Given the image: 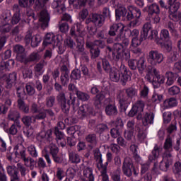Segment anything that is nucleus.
Listing matches in <instances>:
<instances>
[{
    "mask_svg": "<svg viewBox=\"0 0 181 181\" xmlns=\"http://www.w3.org/2000/svg\"><path fill=\"white\" fill-rule=\"evenodd\" d=\"M129 70L125 65L121 64L119 69H112L109 71V76L111 81L114 83H120L125 86L128 83V80H131V75H129Z\"/></svg>",
    "mask_w": 181,
    "mask_h": 181,
    "instance_id": "f257e3e1",
    "label": "nucleus"
},
{
    "mask_svg": "<svg viewBox=\"0 0 181 181\" xmlns=\"http://www.w3.org/2000/svg\"><path fill=\"white\" fill-rule=\"evenodd\" d=\"M56 103V97L54 95L48 96L45 99V105L48 109L42 108L39 113L35 116V119L42 120L46 119L47 115L54 117V112L52 108Z\"/></svg>",
    "mask_w": 181,
    "mask_h": 181,
    "instance_id": "f03ea898",
    "label": "nucleus"
},
{
    "mask_svg": "<svg viewBox=\"0 0 181 181\" xmlns=\"http://www.w3.org/2000/svg\"><path fill=\"white\" fill-rule=\"evenodd\" d=\"M123 175L127 177H132V173L134 176L139 175V169L134 165V160L130 157L124 158L123 164L122 166Z\"/></svg>",
    "mask_w": 181,
    "mask_h": 181,
    "instance_id": "7ed1b4c3",
    "label": "nucleus"
},
{
    "mask_svg": "<svg viewBox=\"0 0 181 181\" xmlns=\"http://www.w3.org/2000/svg\"><path fill=\"white\" fill-rule=\"evenodd\" d=\"M15 151V156H20V159L23 160L24 163V165L27 168H32L33 165H35V159H33V157H27L26 156V148L23 146V145L20 144L17 145L14 148Z\"/></svg>",
    "mask_w": 181,
    "mask_h": 181,
    "instance_id": "20e7f679",
    "label": "nucleus"
},
{
    "mask_svg": "<svg viewBox=\"0 0 181 181\" xmlns=\"http://www.w3.org/2000/svg\"><path fill=\"white\" fill-rule=\"evenodd\" d=\"M128 11L129 12L127 13L126 18L128 21H132L130 22V26L135 28V26H137L139 23V19L142 15V12L141 11V9L135 6H129ZM134 18L135 19L132 21Z\"/></svg>",
    "mask_w": 181,
    "mask_h": 181,
    "instance_id": "39448f33",
    "label": "nucleus"
},
{
    "mask_svg": "<svg viewBox=\"0 0 181 181\" xmlns=\"http://www.w3.org/2000/svg\"><path fill=\"white\" fill-rule=\"evenodd\" d=\"M124 29L125 26L122 23H114L110 26L108 35L112 37L116 36L115 38V42H121V40H122L121 36L124 35Z\"/></svg>",
    "mask_w": 181,
    "mask_h": 181,
    "instance_id": "423d86ee",
    "label": "nucleus"
},
{
    "mask_svg": "<svg viewBox=\"0 0 181 181\" xmlns=\"http://www.w3.org/2000/svg\"><path fill=\"white\" fill-rule=\"evenodd\" d=\"M147 59L149 64L155 66L163 63V60H165V57L163 56V54L160 53L158 50L153 49L148 52Z\"/></svg>",
    "mask_w": 181,
    "mask_h": 181,
    "instance_id": "0eeeda50",
    "label": "nucleus"
},
{
    "mask_svg": "<svg viewBox=\"0 0 181 181\" xmlns=\"http://www.w3.org/2000/svg\"><path fill=\"white\" fill-rule=\"evenodd\" d=\"M136 119L141 121V127L148 128L149 125L153 124V119H155V114L152 112H146L143 114L137 115Z\"/></svg>",
    "mask_w": 181,
    "mask_h": 181,
    "instance_id": "6e6552de",
    "label": "nucleus"
},
{
    "mask_svg": "<svg viewBox=\"0 0 181 181\" xmlns=\"http://www.w3.org/2000/svg\"><path fill=\"white\" fill-rule=\"evenodd\" d=\"M145 108V102L144 100H137L134 105H133L132 108L128 113V117H135V115H139V114H144V110Z\"/></svg>",
    "mask_w": 181,
    "mask_h": 181,
    "instance_id": "1a4fd4ad",
    "label": "nucleus"
},
{
    "mask_svg": "<svg viewBox=\"0 0 181 181\" xmlns=\"http://www.w3.org/2000/svg\"><path fill=\"white\" fill-rule=\"evenodd\" d=\"M93 158L97 163V166L98 169H101V172H104L105 169V172L107 171V167L108 166V163H105L103 164V154L101 153V151L100 148H96L93 151Z\"/></svg>",
    "mask_w": 181,
    "mask_h": 181,
    "instance_id": "9d476101",
    "label": "nucleus"
},
{
    "mask_svg": "<svg viewBox=\"0 0 181 181\" xmlns=\"http://www.w3.org/2000/svg\"><path fill=\"white\" fill-rule=\"evenodd\" d=\"M145 78L148 83H152L154 88H158V87H160V84L165 83V76L160 74L156 76H153L152 74H147L146 75Z\"/></svg>",
    "mask_w": 181,
    "mask_h": 181,
    "instance_id": "9b49d317",
    "label": "nucleus"
},
{
    "mask_svg": "<svg viewBox=\"0 0 181 181\" xmlns=\"http://www.w3.org/2000/svg\"><path fill=\"white\" fill-rule=\"evenodd\" d=\"M117 100L119 103L121 110L125 112L128 108V105H129V101H128V98L123 90H119L117 92Z\"/></svg>",
    "mask_w": 181,
    "mask_h": 181,
    "instance_id": "f8f14e48",
    "label": "nucleus"
},
{
    "mask_svg": "<svg viewBox=\"0 0 181 181\" xmlns=\"http://www.w3.org/2000/svg\"><path fill=\"white\" fill-rule=\"evenodd\" d=\"M93 112L94 107H93V105L84 104L79 107V110L78 111V117L80 119H84L88 115H93Z\"/></svg>",
    "mask_w": 181,
    "mask_h": 181,
    "instance_id": "ddd939ff",
    "label": "nucleus"
},
{
    "mask_svg": "<svg viewBox=\"0 0 181 181\" xmlns=\"http://www.w3.org/2000/svg\"><path fill=\"white\" fill-rule=\"evenodd\" d=\"M42 45L43 46H49V45H52V47L57 46L60 45V40L53 33H48L44 37Z\"/></svg>",
    "mask_w": 181,
    "mask_h": 181,
    "instance_id": "4468645a",
    "label": "nucleus"
},
{
    "mask_svg": "<svg viewBox=\"0 0 181 181\" xmlns=\"http://www.w3.org/2000/svg\"><path fill=\"white\" fill-rule=\"evenodd\" d=\"M17 75L16 72H13L9 75H4L3 80L4 81L5 88L7 90H11L13 86L16 87Z\"/></svg>",
    "mask_w": 181,
    "mask_h": 181,
    "instance_id": "2eb2a0df",
    "label": "nucleus"
},
{
    "mask_svg": "<svg viewBox=\"0 0 181 181\" xmlns=\"http://www.w3.org/2000/svg\"><path fill=\"white\" fill-rule=\"evenodd\" d=\"M39 21L41 22V28L46 29L49 27V22H50V14L47 10L44 9L40 12Z\"/></svg>",
    "mask_w": 181,
    "mask_h": 181,
    "instance_id": "dca6fc26",
    "label": "nucleus"
},
{
    "mask_svg": "<svg viewBox=\"0 0 181 181\" xmlns=\"http://www.w3.org/2000/svg\"><path fill=\"white\" fill-rule=\"evenodd\" d=\"M176 1L177 0L168 1L170 18H177V16L175 13L179 11V8H180V3Z\"/></svg>",
    "mask_w": 181,
    "mask_h": 181,
    "instance_id": "f3484780",
    "label": "nucleus"
},
{
    "mask_svg": "<svg viewBox=\"0 0 181 181\" xmlns=\"http://www.w3.org/2000/svg\"><path fill=\"white\" fill-rule=\"evenodd\" d=\"M13 11L14 13L11 18L10 25L15 26V25H18L21 22V7L18 4H14L13 6Z\"/></svg>",
    "mask_w": 181,
    "mask_h": 181,
    "instance_id": "a211bd4d",
    "label": "nucleus"
},
{
    "mask_svg": "<svg viewBox=\"0 0 181 181\" xmlns=\"http://www.w3.org/2000/svg\"><path fill=\"white\" fill-rule=\"evenodd\" d=\"M37 139L50 144L53 141V130L49 129L47 131H41L37 135Z\"/></svg>",
    "mask_w": 181,
    "mask_h": 181,
    "instance_id": "6ab92c4d",
    "label": "nucleus"
},
{
    "mask_svg": "<svg viewBox=\"0 0 181 181\" xmlns=\"http://www.w3.org/2000/svg\"><path fill=\"white\" fill-rule=\"evenodd\" d=\"M162 148L158 144H155L153 149L151 151V154L148 156L149 162H156L160 156V152H162Z\"/></svg>",
    "mask_w": 181,
    "mask_h": 181,
    "instance_id": "aec40b11",
    "label": "nucleus"
},
{
    "mask_svg": "<svg viewBox=\"0 0 181 181\" xmlns=\"http://www.w3.org/2000/svg\"><path fill=\"white\" fill-rule=\"evenodd\" d=\"M47 65V62H46L45 59L41 60L39 63L35 64L34 66V74L35 77H40L43 73H45V70L43 69L45 66Z\"/></svg>",
    "mask_w": 181,
    "mask_h": 181,
    "instance_id": "412c9836",
    "label": "nucleus"
},
{
    "mask_svg": "<svg viewBox=\"0 0 181 181\" xmlns=\"http://www.w3.org/2000/svg\"><path fill=\"white\" fill-rule=\"evenodd\" d=\"M92 21L95 28H102L105 23L104 18L97 13H92Z\"/></svg>",
    "mask_w": 181,
    "mask_h": 181,
    "instance_id": "4be33fe9",
    "label": "nucleus"
},
{
    "mask_svg": "<svg viewBox=\"0 0 181 181\" xmlns=\"http://www.w3.org/2000/svg\"><path fill=\"white\" fill-rule=\"evenodd\" d=\"M165 77L167 78L165 86L167 87H169L170 86H173L175 83V81L177 79V77H179V74L176 73H173L172 71H167L165 73Z\"/></svg>",
    "mask_w": 181,
    "mask_h": 181,
    "instance_id": "5701e85b",
    "label": "nucleus"
},
{
    "mask_svg": "<svg viewBox=\"0 0 181 181\" xmlns=\"http://www.w3.org/2000/svg\"><path fill=\"white\" fill-rule=\"evenodd\" d=\"M105 112L106 115H108L109 117H117V115H118V108L117 107V105H115V103H109L105 107Z\"/></svg>",
    "mask_w": 181,
    "mask_h": 181,
    "instance_id": "b1692460",
    "label": "nucleus"
},
{
    "mask_svg": "<svg viewBox=\"0 0 181 181\" xmlns=\"http://www.w3.org/2000/svg\"><path fill=\"white\" fill-rule=\"evenodd\" d=\"M137 139L139 142H145L148 133H146V128L144 126H139L136 129Z\"/></svg>",
    "mask_w": 181,
    "mask_h": 181,
    "instance_id": "393cba45",
    "label": "nucleus"
},
{
    "mask_svg": "<svg viewBox=\"0 0 181 181\" xmlns=\"http://www.w3.org/2000/svg\"><path fill=\"white\" fill-rule=\"evenodd\" d=\"M83 177L84 180L94 181V173L91 167H86L83 170Z\"/></svg>",
    "mask_w": 181,
    "mask_h": 181,
    "instance_id": "a878e982",
    "label": "nucleus"
},
{
    "mask_svg": "<svg viewBox=\"0 0 181 181\" xmlns=\"http://www.w3.org/2000/svg\"><path fill=\"white\" fill-rule=\"evenodd\" d=\"M144 11H146L148 12V16H152L154 13H156V15H159V13H160L159 6L156 4H152L150 6H148L144 9Z\"/></svg>",
    "mask_w": 181,
    "mask_h": 181,
    "instance_id": "bb28decb",
    "label": "nucleus"
},
{
    "mask_svg": "<svg viewBox=\"0 0 181 181\" xmlns=\"http://www.w3.org/2000/svg\"><path fill=\"white\" fill-rule=\"evenodd\" d=\"M86 142L88 144H90V148L93 149V146H97V144H98V139H97V134L95 133L88 134L85 138Z\"/></svg>",
    "mask_w": 181,
    "mask_h": 181,
    "instance_id": "cd10ccee",
    "label": "nucleus"
},
{
    "mask_svg": "<svg viewBox=\"0 0 181 181\" xmlns=\"http://www.w3.org/2000/svg\"><path fill=\"white\" fill-rule=\"evenodd\" d=\"M172 158H165L160 162L159 168L160 170H163V172H168V169H169L170 165H172Z\"/></svg>",
    "mask_w": 181,
    "mask_h": 181,
    "instance_id": "c85d7f7f",
    "label": "nucleus"
},
{
    "mask_svg": "<svg viewBox=\"0 0 181 181\" xmlns=\"http://www.w3.org/2000/svg\"><path fill=\"white\" fill-rule=\"evenodd\" d=\"M108 131H110V127L107 124L100 123L95 127V132L99 135H103L104 132H108Z\"/></svg>",
    "mask_w": 181,
    "mask_h": 181,
    "instance_id": "c756f323",
    "label": "nucleus"
},
{
    "mask_svg": "<svg viewBox=\"0 0 181 181\" xmlns=\"http://www.w3.org/2000/svg\"><path fill=\"white\" fill-rule=\"evenodd\" d=\"M165 152H173V140L170 136H168L163 144Z\"/></svg>",
    "mask_w": 181,
    "mask_h": 181,
    "instance_id": "7c9ffc66",
    "label": "nucleus"
},
{
    "mask_svg": "<svg viewBox=\"0 0 181 181\" xmlns=\"http://www.w3.org/2000/svg\"><path fill=\"white\" fill-rule=\"evenodd\" d=\"M144 40H146V37L140 33L139 37H136L132 39L131 46L132 47H138V46H141Z\"/></svg>",
    "mask_w": 181,
    "mask_h": 181,
    "instance_id": "2f4dec72",
    "label": "nucleus"
},
{
    "mask_svg": "<svg viewBox=\"0 0 181 181\" xmlns=\"http://www.w3.org/2000/svg\"><path fill=\"white\" fill-rule=\"evenodd\" d=\"M128 11L125 7H119L115 10L116 21H121V18L127 16Z\"/></svg>",
    "mask_w": 181,
    "mask_h": 181,
    "instance_id": "473e14b6",
    "label": "nucleus"
},
{
    "mask_svg": "<svg viewBox=\"0 0 181 181\" xmlns=\"http://www.w3.org/2000/svg\"><path fill=\"white\" fill-rule=\"evenodd\" d=\"M177 105V100L175 98H170L165 99L163 102V107L165 108H173Z\"/></svg>",
    "mask_w": 181,
    "mask_h": 181,
    "instance_id": "72a5a7b5",
    "label": "nucleus"
},
{
    "mask_svg": "<svg viewBox=\"0 0 181 181\" xmlns=\"http://www.w3.org/2000/svg\"><path fill=\"white\" fill-rule=\"evenodd\" d=\"M21 118V113L18 110H11L7 115L8 121H16Z\"/></svg>",
    "mask_w": 181,
    "mask_h": 181,
    "instance_id": "f704fd0d",
    "label": "nucleus"
},
{
    "mask_svg": "<svg viewBox=\"0 0 181 181\" xmlns=\"http://www.w3.org/2000/svg\"><path fill=\"white\" fill-rule=\"evenodd\" d=\"M69 159L71 163H80L81 162V158L80 156L74 151H71L69 153Z\"/></svg>",
    "mask_w": 181,
    "mask_h": 181,
    "instance_id": "c9c22d12",
    "label": "nucleus"
},
{
    "mask_svg": "<svg viewBox=\"0 0 181 181\" xmlns=\"http://www.w3.org/2000/svg\"><path fill=\"white\" fill-rule=\"evenodd\" d=\"M150 30H152V24H151V22H146L144 24L142 30L140 33L144 37L147 38Z\"/></svg>",
    "mask_w": 181,
    "mask_h": 181,
    "instance_id": "e433bc0d",
    "label": "nucleus"
},
{
    "mask_svg": "<svg viewBox=\"0 0 181 181\" xmlns=\"http://www.w3.org/2000/svg\"><path fill=\"white\" fill-rule=\"evenodd\" d=\"M58 28L61 33H67L70 29V25H69V23L60 21L58 23Z\"/></svg>",
    "mask_w": 181,
    "mask_h": 181,
    "instance_id": "4c0bfd02",
    "label": "nucleus"
},
{
    "mask_svg": "<svg viewBox=\"0 0 181 181\" xmlns=\"http://www.w3.org/2000/svg\"><path fill=\"white\" fill-rule=\"evenodd\" d=\"M16 94L18 99L25 98L26 92H25V87L22 85H16Z\"/></svg>",
    "mask_w": 181,
    "mask_h": 181,
    "instance_id": "58836bf2",
    "label": "nucleus"
},
{
    "mask_svg": "<svg viewBox=\"0 0 181 181\" xmlns=\"http://www.w3.org/2000/svg\"><path fill=\"white\" fill-rule=\"evenodd\" d=\"M49 0H36L34 3V7L35 11H40L41 9H43L45 6H46V4H47Z\"/></svg>",
    "mask_w": 181,
    "mask_h": 181,
    "instance_id": "ea45409f",
    "label": "nucleus"
},
{
    "mask_svg": "<svg viewBox=\"0 0 181 181\" xmlns=\"http://www.w3.org/2000/svg\"><path fill=\"white\" fill-rule=\"evenodd\" d=\"M146 60H145V58L141 57L139 59H137V69L140 73H142L145 69H146Z\"/></svg>",
    "mask_w": 181,
    "mask_h": 181,
    "instance_id": "a19ab883",
    "label": "nucleus"
},
{
    "mask_svg": "<svg viewBox=\"0 0 181 181\" xmlns=\"http://www.w3.org/2000/svg\"><path fill=\"white\" fill-rule=\"evenodd\" d=\"M40 42H42V37L40 35H33L30 43L31 47H37Z\"/></svg>",
    "mask_w": 181,
    "mask_h": 181,
    "instance_id": "79ce46f5",
    "label": "nucleus"
},
{
    "mask_svg": "<svg viewBox=\"0 0 181 181\" xmlns=\"http://www.w3.org/2000/svg\"><path fill=\"white\" fill-rule=\"evenodd\" d=\"M77 98L81 101H88L90 100V95L86 92L79 90L76 93Z\"/></svg>",
    "mask_w": 181,
    "mask_h": 181,
    "instance_id": "37998d69",
    "label": "nucleus"
},
{
    "mask_svg": "<svg viewBox=\"0 0 181 181\" xmlns=\"http://www.w3.org/2000/svg\"><path fill=\"white\" fill-rule=\"evenodd\" d=\"M102 64L103 69L106 73H109L112 70V67L111 66V64H110L108 59L105 58L102 59Z\"/></svg>",
    "mask_w": 181,
    "mask_h": 181,
    "instance_id": "c03bdc74",
    "label": "nucleus"
},
{
    "mask_svg": "<svg viewBox=\"0 0 181 181\" xmlns=\"http://www.w3.org/2000/svg\"><path fill=\"white\" fill-rule=\"evenodd\" d=\"M54 134L56 136L57 142H59V141H63V139H64V133H63L62 131H59V127L54 128Z\"/></svg>",
    "mask_w": 181,
    "mask_h": 181,
    "instance_id": "a18cd8bd",
    "label": "nucleus"
},
{
    "mask_svg": "<svg viewBox=\"0 0 181 181\" xmlns=\"http://www.w3.org/2000/svg\"><path fill=\"white\" fill-rule=\"evenodd\" d=\"M28 152L30 156H31V158H37L38 153H37V150H36V147L35 145L31 144L30 145L28 148Z\"/></svg>",
    "mask_w": 181,
    "mask_h": 181,
    "instance_id": "49530a36",
    "label": "nucleus"
},
{
    "mask_svg": "<svg viewBox=\"0 0 181 181\" xmlns=\"http://www.w3.org/2000/svg\"><path fill=\"white\" fill-rule=\"evenodd\" d=\"M177 24L172 21H169L167 23V28L169 29L170 33L175 35V36L177 35V30H176Z\"/></svg>",
    "mask_w": 181,
    "mask_h": 181,
    "instance_id": "de8ad7c7",
    "label": "nucleus"
},
{
    "mask_svg": "<svg viewBox=\"0 0 181 181\" xmlns=\"http://www.w3.org/2000/svg\"><path fill=\"white\" fill-rule=\"evenodd\" d=\"M151 101L152 103H154V104H159L162 103V101H163V95L153 93L151 97Z\"/></svg>",
    "mask_w": 181,
    "mask_h": 181,
    "instance_id": "09e8293b",
    "label": "nucleus"
},
{
    "mask_svg": "<svg viewBox=\"0 0 181 181\" xmlns=\"http://www.w3.org/2000/svg\"><path fill=\"white\" fill-rule=\"evenodd\" d=\"M59 106L62 112H64L65 115H69V112H70V103H69V102H65L64 103H61Z\"/></svg>",
    "mask_w": 181,
    "mask_h": 181,
    "instance_id": "8fccbe9b",
    "label": "nucleus"
},
{
    "mask_svg": "<svg viewBox=\"0 0 181 181\" xmlns=\"http://www.w3.org/2000/svg\"><path fill=\"white\" fill-rule=\"evenodd\" d=\"M70 77L73 80H80L81 78V71L78 69H74L71 71Z\"/></svg>",
    "mask_w": 181,
    "mask_h": 181,
    "instance_id": "3c124183",
    "label": "nucleus"
},
{
    "mask_svg": "<svg viewBox=\"0 0 181 181\" xmlns=\"http://www.w3.org/2000/svg\"><path fill=\"white\" fill-rule=\"evenodd\" d=\"M103 19H111V10L108 7H104L102 10V13L100 14Z\"/></svg>",
    "mask_w": 181,
    "mask_h": 181,
    "instance_id": "603ef678",
    "label": "nucleus"
},
{
    "mask_svg": "<svg viewBox=\"0 0 181 181\" xmlns=\"http://www.w3.org/2000/svg\"><path fill=\"white\" fill-rule=\"evenodd\" d=\"M90 53L91 59H97V57H100L101 50L100 49V47H95L90 49Z\"/></svg>",
    "mask_w": 181,
    "mask_h": 181,
    "instance_id": "864d4df0",
    "label": "nucleus"
},
{
    "mask_svg": "<svg viewBox=\"0 0 181 181\" xmlns=\"http://www.w3.org/2000/svg\"><path fill=\"white\" fill-rule=\"evenodd\" d=\"M48 149L49 150V153L52 156L59 154V147L56 144H51L48 146Z\"/></svg>",
    "mask_w": 181,
    "mask_h": 181,
    "instance_id": "5fc2aeb1",
    "label": "nucleus"
},
{
    "mask_svg": "<svg viewBox=\"0 0 181 181\" xmlns=\"http://www.w3.org/2000/svg\"><path fill=\"white\" fill-rule=\"evenodd\" d=\"M60 81L64 87H66L67 84H69V81H70V78L69 77V74H61Z\"/></svg>",
    "mask_w": 181,
    "mask_h": 181,
    "instance_id": "6e6d98bb",
    "label": "nucleus"
},
{
    "mask_svg": "<svg viewBox=\"0 0 181 181\" xmlns=\"http://www.w3.org/2000/svg\"><path fill=\"white\" fill-rule=\"evenodd\" d=\"M17 169L18 170H19L21 175L23 177H25V176H26V173H28V170H27L25 165H23V164H22L21 163H17Z\"/></svg>",
    "mask_w": 181,
    "mask_h": 181,
    "instance_id": "4d7b16f0",
    "label": "nucleus"
},
{
    "mask_svg": "<svg viewBox=\"0 0 181 181\" xmlns=\"http://www.w3.org/2000/svg\"><path fill=\"white\" fill-rule=\"evenodd\" d=\"M4 97H5L4 104L3 105H6V107H11L12 105V100H11V95L9 91H6L4 94Z\"/></svg>",
    "mask_w": 181,
    "mask_h": 181,
    "instance_id": "13d9d810",
    "label": "nucleus"
},
{
    "mask_svg": "<svg viewBox=\"0 0 181 181\" xmlns=\"http://www.w3.org/2000/svg\"><path fill=\"white\" fill-rule=\"evenodd\" d=\"M134 132H135L131 130H125L124 132L125 139H127V141H129V142L132 141V139H135Z\"/></svg>",
    "mask_w": 181,
    "mask_h": 181,
    "instance_id": "bf43d9fd",
    "label": "nucleus"
},
{
    "mask_svg": "<svg viewBox=\"0 0 181 181\" xmlns=\"http://www.w3.org/2000/svg\"><path fill=\"white\" fill-rule=\"evenodd\" d=\"M180 93V88L177 86H173L168 88V94L170 95H177Z\"/></svg>",
    "mask_w": 181,
    "mask_h": 181,
    "instance_id": "052dcab7",
    "label": "nucleus"
},
{
    "mask_svg": "<svg viewBox=\"0 0 181 181\" xmlns=\"http://www.w3.org/2000/svg\"><path fill=\"white\" fill-rule=\"evenodd\" d=\"M23 78H32L33 77V72L32 69L29 68H24L23 70Z\"/></svg>",
    "mask_w": 181,
    "mask_h": 181,
    "instance_id": "680f3d73",
    "label": "nucleus"
},
{
    "mask_svg": "<svg viewBox=\"0 0 181 181\" xmlns=\"http://www.w3.org/2000/svg\"><path fill=\"white\" fill-rule=\"evenodd\" d=\"M121 132H122V130H120L119 129H117L116 127H114L110 129V135L112 138H118L121 136Z\"/></svg>",
    "mask_w": 181,
    "mask_h": 181,
    "instance_id": "e2e57ef3",
    "label": "nucleus"
},
{
    "mask_svg": "<svg viewBox=\"0 0 181 181\" xmlns=\"http://www.w3.org/2000/svg\"><path fill=\"white\" fill-rule=\"evenodd\" d=\"M115 128L120 129V131L124 129V122L121 117H117L116 120L115 121Z\"/></svg>",
    "mask_w": 181,
    "mask_h": 181,
    "instance_id": "0e129e2a",
    "label": "nucleus"
},
{
    "mask_svg": "<svg viewBox=\"0 0 181 181\" xmlns=\"http://www.w3.org/2000/svg\"><path fill=\"white\" fill-rule=\"evenodd\" d=\"M128 66L131 70H136L138 67V59H131L128 61Z\"/></svg>",
    "mask_w": 181,
    "mask_h": 181,
    "instance_id": "69168bd1",
    "label": "nucleus"
},
{
    "mask_svg": "<svg viewBox=\"0 0 181 181\" xmlns=\"http://www.w3.org/2000/svg\"><path fill=\"white\" fill-rule=\"evenodd\" d=\"M173 172L175 175H179L181 172V163L180 161H177L174 163L173 167Z\"/></svg>",
    "mask_w": 181,
    "mask_h": 181,
    "instance_id": "338daca9",
    "label": "nucleus"
},
{
    "mask_svg": "<svg viewBox=\"0 0 181 181\" xmlns=\"http://www.w3.org/2000/svg\"><path fill=\"white\" fill-rule=\"evenodd\" d=\"M21 121L25 127H30L32 125V117L30 116L23 117Z\"/></svg>",
    "mask_w": 181,
    "mask_h": 181,
    "instance_id": "774afa93",
    "label": "nucleus"
}]
</instances>
